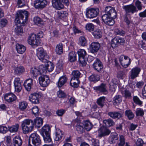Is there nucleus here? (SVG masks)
I'll return each mask as SVG.
<instances>
[{"label":"nucleus","instance_id":"nucleus-1","mask_svg":"<svg viewBox=\"0 0 146 146\" xmlns=\"http://www.w3.org/2000/svg\"><path fill=\"white\" fill-rule=\"evenodd\" d=\"M43 123V119L40 117L36 118L33 120L31 119H25L21 123L23 132L24 134H26L31 132L33 130L34 126L39 128L42 126Z\"/></svg>","mask_w":146,"mask_h":146},{"label":"nucleus","instance_id":"nucleus-2","mask_svg":"<svg viewBox=\"0 0 146 146\" xmlns=\"http://www.w3.org/2000/svg\"><path fill=\"white\" fill-rule=\"evenodd\" d=\"M28 12L26 11H20L17 12L15 22L19 24H24L27 20Z\"/></svg>","mask_w":146,"mask_h":146},{"label":"nucleus","instance_id":"nucleus-3","mask_svg":"<svg viewBox=\"0 0 146 146\" xmlns=\"http://www.w3.org/2000/svg\"><path fill=\"white\" fill-rule=\"evenodd\" d=\"M29 143L31 146H40L41 140L40 136L36 133H32L29 137Z\"/></svg>","mask_w":146,"mask_h":146},{"label":"nucleus","instance_id":"nucleus-4","mask_svg":"<svg viewBox=\"0 0 146 146\" xmlns=\"http://www.w3.org/2000/svg\"><path fill=\"white\" fill-rule=\"evenodd\" d=\"M36 54L38 59L43 62H47L49 58V56L46 51L41 47L37 49Z\"/></svg>","mask_w":146,"mask_h":146},{"label":"nucleus","instance_id":"nucleus-5","mask_svg":"<svg viewBox=\"0 0 146 146\" xmlns=\"http://www.w3.org/2000/svg\"><path fill=\"white\" fill-rule=\"evenodd\" d=\"M99 12V9L97 8H87L86 10V16L88 18H94L98 15Z\"/></svg>","mask_w":146,"mask_h":146},{"label":"nucleus","instance_id":"nucleus-6","mask_svg":"<svg viewBox=\"0 0 146 146\" xmlns=\"http://www.w3.org/2000/svg\"><path fill=\"white\" fill-rule=\"evenodd\" d=\"M125 42L123 38L119 37H115L112 40L111 42V46L114 48L117 47L118 45H122Z\"/></svg>","mask_w":146,"mask_h":146},{"label":"nucleus","instance_id":"nucleus-7","mask_svg":"<svg viewBox=\"0 0 146 146\" xmlns=\"http://www.w3.org/2000/svg\"><path fill=\"white\" fill-rule=\"evenodd\" d=\"M28 42L29 44L34 48L38 46L40 43L38 40L36 39V35L32 34L28 38Z\"/></svg>","mask_w":146,"mask_h":146},{"label":"nucleus","instance_id":"nucleus-8","mask_svg":"<svg viewBox=\"0 0 146 146\" xmlns=\"http://www.w3.org/2000/svg\"><path fill=\"white\" fill-rule=\"evenodd\" d=\"M38 80L40 84L43 87L47 86L50 82V80L47 76H41L39 77Z\"/></svg>","mask_w":146,"mask_h":146},{"label":"nucleus","instance_id":"nucleus-9","mask_svg":"<svg viewBox=\"0 0 146 146\" xmlns=\"http://www.w3.org/2000/svg\"><path fill=\"white\" fill-rule=\"evenodd\" d=\"M94 69L97 72L101 73L103 70V65L102 62L98 58H96L93 64Z\"/></svg>","mask_w":146,"mask_h":146},{"label":"nucleus","instance_id":"nucleus-10","mask_svg":"<svg viewBox=\"0 0 146 146\" xmlns=\"http://www.w3.org/2000/svg\"><path fill=\"white\" fill-rule=\"evenodd\" d=\"M41 96L39 93H34L31 94L29 96V100L33 104H37L39 103V98Z\"/></svg>","mask_w":146,"mask_h":146},{"label":"nucleus","instance_id":"nucleus-11","mask_svg":"<svg viewBox=\"0 0 146 146\" xmlns=\"http://www.w3.org/2000/svg\"><path fill=\"white\" fill-rule=\"evenodd\" d=\"M106 13L108 14L113 19H115L117 16V13L115 9L110 6H107L105 9Z\"/></svg>","mask_w":146,"mask_h":146},{"label":"nucleus","instance_id":"nucleus-12","mask_svg":"<svg viewBox=\"0 0 146 146\" xmlns=\"http://www.w3.org/2000/svg\"><path fill=\"white\" fill-rule=\"evenodd\" d=\"M102 20L105 24L111 26L114 23L113 19L106 13L102 16Z\"/></svg>","mask_w":146,"mask_h":146},{"label":"nucleus","instance_id":"nucleus-13","mask_svg":"<svg viewBox=\"0 0 146 146\" xmlns=\"http://www.w3.org/2000/svg\"><path fill=\"white\" fill-rule=\"evenodd\" d=\"M106 127H101L99 130L98 137H99L101 138L103 137L108 135L111 133V130Z\"/></svg>","mask_w":146,"mask_h":146},{"label":"nucleus","instance_id":"nucleus-14","mask_svg":"<svg viewBox=\"0 0 146 146\" xmlns=\"http://www.w3.org/2000/svg\"><path fill=\"white\" fill-rule=\"evenodd\" d=\"M48 3L46 0H37L35 1L34 6L36 9H42L45 7Z\"/></svg>","mask_w":146,"mask_h":146},{"label":"nucleus","instance_id":"nucleus-15","mask_svg":"<svg viewBox=\"0 0 146 146\" xmlns=\"http://www.w3.org/2000/svg\"><path fill=\"white\" fill-rule=\"evenodd\" d=\"M93 89L98 93L102 92L106 94L108 92L106 84L104 83H102L99 86L94 87Z\"/></svg>","mask_w":146,"mask_h":146},{"label":"nucleus","instance_id":"nucleus-16","mask_svg":"<svg viewBox=\"0 0 146 146\" xmlns=\"http://www.w3.org/2000/svg\"><path fill=\"white\" fill-rule=\"evenodd\" d=\"M123 8L125 10L126 13H131L133 14L138 11L136 7L132 4L125 6L123 7Z\"/></svg>","mask_w":146,"mask_h":146},{"label":"nucleus","instance_id":"nucleus-17","mask_svg":"<svg viewBox=\"0 0 146 146\" xmlns=\"http://www.w3.org/2000/svg\"><path fill=\"white\" fill-rule=\"evenodd\" d=\"M5 101L10 103L16 100L17 97L15 95L12 93H9L5 94L4 96Z\"/></svg>","mask_w":146,"mask_h":146},{"label":"nucleus","instance_id":"nucleus-18","mask_svg":"<svg viewBox=\"0 0 146 146\" xmlns=\"http://www.w3.org/2000/svg\"><path fill=\"white\" fill-rule=\"evenodd\" d=\"M108 115L113 119H119L123 117V114L121 112L116 111H110L108 113Z\"/></svg>","mask_w":146,"mask_h":146},{"label":"nucleus","instance_id":"nucleus-19","mask_svg":"<svg viewBox=\"0 0 146 146\" xmlns=\"http://www.w3.org/2000/svg\"><path fill=\"white\" fill-rule=\"evenodd\" d=\"M100 47V44L98 42H93L90 45V52L93 53L97 52Z\"/></svg>","mask_w":146,"mask_h":146},{"label":"nucleus","instance_id":"nucleus-20","mask_svg":"<svg viewBox=\"0 0 146 146\" xmlns=\"http://www.w3.org/2000/svg\"><path fill=\"white\" fill-rule=\"evenodd\" d=\"M140 70V68L138 67H136L132 69L130 72L131 78L133 79L137 77Z\"/></svg>","mask_w":146,"mask_h":146},{"label":"nucleus","instance_id":"nucleus-21","mask_svg":"<svg viewBox=\"0 0 146 146\" xmlns=\"http://www.w3.org/2000/svg\"><path fill=\"white\" fill-rule=\"evenodd\" d=\"M52 3L53 7L56 9L60 10L64 7L61 0H52Z\"/></svg>","mask_w":146,"mask_h":146},{"label":"nucleus","instance_id":"nucleus-22","mask_svg":"<svg viewBox=\"0 0 146 146\" xmlns=\"http://www.w3.org/2000/svg\"><path fill=\"white\" fill-rule=\"evenodd\" d=\"M119 137L118 134L115 133L113 132L111 133L109 138V142L111 144L115 143L117 141Z\"/></svg>","mask_w":146,"mask_h":146},{"label":"nucleus","instance_id":"nucleus-23","mask_svg":"<svg viewBox=\"0 0 146 146\" xmlns=\"http://www.w3.org/2000/svg\"><path fill=\"white\" fill-rule=\"evenodd\" d=\"M14 84L15 91L18 92H20L21 90L22 87L19 78H16L15 79Z\"/></svg>","mask_w":146,"mask_h":146},{"label":"nucleus","instance_id":"nucleus-24","mask_svg":"<svg viewBox=\"0 0 146 146\" xmlns=\"http://www.w3.org/2000/svg\"><path fill=\"white\" fill-rule=\"evenodd\" d=\"M22 143L21 139L19 136H16L13 139L12 144L14 146H21Z\"/></svg>","mask_w":146,"mask_h":146},{"label":"nucleus","instance_id":"nucleus-25","mask_svg":"<svg viewBox=\"0 0 146 146\" xmlns=\"http://www.w3.org/2000/svg\"><path fill=\"white\" fill-rule=\"evenodd\" d=\"M122 96L119 95L115 96L113 99V105L116 106L122 102Z\"/></svg>","mask_w":146,"mask_h":146},{"label":"nucleus","instance_id":"nucleus-26","mask_svg":"<svg viewBox=\"0 0 146 146\" xmlns=\"http://www.w3.org/2000/svg\"><path fill=\"white\" fill-rule=\"evenodd\" d=\"M50 127L48 125H46L42 127L41 131V134L42 136L50 134Z\"/></svg>","mask_w":146,"mask_h":146},{"label":"nucleus","instance_id":"nucleus-27","mask_svg":"<svg viewBox=\"0 0 146 146\" xmlns=\"http://www.w3.org/2000/svg\"><path fill=\"white\" fill-rule=\"evenodd\" d=\"M67 78L66 76H63L60 77L57 83L58 87L60 88L64 86L67 82Z\"/></svg>","mask_w":146,"mask_h":146},{"label":"nucleus","instance_id":"nucleus-28","mask_svg":"<svg viewBox=\"0 0 146 146\" xmlns=\"http://www.w3.org/2000/svg\"><path fill=\"white\" fill-rule=\"evenodd\" d=\"M25 69L24 67L20 66L15 67L14 69V73L15 74L20 75L24 72Z\"/></svg>","mask_w":146,"mask_h":146},{"label":"nucleus","instance_id":"nucleus-29","mask_svg":"<svg viewBox=\"0 0 146 146\" xmlns=\"http://www.w3.org/2000/svg\"><path fill=\"white\" fill-rule=\"evenodd\" d=\"M103 123L104 125L106 127H109L114 125L115 122L112 119L109 118L104 120Z\"/></svg>","mask_w":146,"mask_h":146},{"label":"nucleus","instance_id":"nucleus-30","mask_svg":"<svg viewBox=\"0 0 146 146\" xmlns=\"http://www.w3.org/2000/svg\"><path fill=\"white\" fill-rule=\"evenodd\" d=\"M16 49L18 53L22 54L26 50V48L23 45L19 44H17L16 46Z\"/></svg>","mask_w":146,"mask_h":146},{"label":"nucleus","instance_id":"nucleus-31","mask_svg":"<svg viewBox=\"0 0 146 146\" xmlns=\"http://www.w3.org/2000/svg\"><path fill=\"white\" fill-rule=\"evenodd\" d=\"M131 59L127 56H125L123 62H121V65L124 68H126L130 64Z\"/></svg>","mask_w":146,"mask_h":146},{"label":"nucleus","instance_id":"nucleus-32","mask_svg":"<svg viewBox=\"0 0 146 146\" xmlns=\"http://www.w3.org/2000/svg\"><path fill=\"white\" fill-rule=\"evenodd\" d=\"M31 74L33 78H36L39 75H40L38 68H33L31 69Z\"/></svg>","mask_w":146,"mask_h":146},{"label":"nucleus","instance_id":"nucleus-33","mask_svg":"<svg viewBox=\"0 0 146 146\" xmlns=\"http://www.w3.org/2000/svg\"><path fill=\"white\" fill-rule=\"evenodd\" d=\"M75 127L78 133H82L85 131L84 125L82 123H78Z\"/></svg>","mask_w":146,"mask_h":146},{"label":"nucleus","instance_id":"nucleus-34","mask_svg":"<svg viewBox=\"0 0 146 146\" xmlns=\"http://www.w3.org/2000/svg\"><path fill=\"white\" fill-rule=\"evenodd\" d=\"M68 59L71 62L75 61L76 60V53L73 51L70 52L68 54Z\"/></svg>","mask_w":146,"mask_h":146},{"label":"nucleus","instance_id":"nucleus-35","mask_svg":"<svg viewBox=\"0 0 146 146\" xmlns=\"http://www.w3.org/2000/svg\"><path fill=\"white\" fill-rule=\"evenodd\" d=\"M125 116L131 120L133 119L134 117V114L130 110H127L125 112Z\"/></svg>","mask_w":146,"mask_h":146},{"label":"nucleus","instance_id":"nucleus-36","mask_svg":"<svg viewBox=\"0 0 146 146\" xmlns=\"http://www.w3.org/2000/svg\"><path fill=\"white\" fill-rule=\"evenodd\" d=\"M27 106L28 103L25 101L20 102L19 104V108L21 111L25 110Z\"/></svg>","mask_w":146,"mask_h":146},{"label":"nucleus","instance_id":"nucleus-37","mask_svg":"<svg viewBox=\"0 0 146 146\" xmlns=\"http://www.w3.org/2000/svg\"><path fill=\"white\" fill-rule=\"evenodd\" d=\"M85 129L88 131H89L92 128L93 125L88 121H86L84 122L83 124Z\"/></svg>","mask_w":146,"mask_h":146},{"label":"nucleus","instance_id":"nucleus-38","mask_svg":"<svg viewBox=\"0 0 146 146\" xmlns=\"http://www.w3.org/2000/svg\"><path fill=\"white\" fill-rule=\"evenodd\" d=\"M92 34L94 37L96 38H100L102 36V33L100 30L97 29L94 30Z\"/></svg>","mask_w":146,"mask_h":146},{"label":"nucleus","instance_id":"nucleus-39","mask_svg":"<svg viewBox=\"0 0 146 146\" xmlns=\"http://www.w3.org/2000/svg\"><path fill=\"white\" fill-rule=\"evenodd\" d=\"M105 97L103 96L100 97L97 99V104L101 108H102L104 106L105 103Z\"/></svg>","mask_w":146,"mask_h":146},{"label":"nucleus","instance_id":"nucleus-40","mask_svg":"<svg viewBox=\"0 0 146 146\" xmlns=\"http://www.w3.org/2000/svg\"><path fill=\"white\" fill-rule=\"evenodd\" d=\"M63 134L62 131L58 129L57 130L56 132V137L55 140L56 141H58L61 140L63 137Z\"/></svg>","mask_w":146,"mask_h":146},{"label":"nucleus","instance_id":"nucleus-41","mask_svg":"<svg viewBox=\"0 0 146 146\" xmlns=\"http://www.w3.org/2000/svg\"><path fill=\"white\" fill-rule=\"evenodd\" d=\"M122 93L123 97H124L125 99H129L131 98V93L129 90H125Z\"/></svg>","mask_w":146,"mask_h":146},{"label":"nucleus","instance_id":"nucleus-42","mask_svg":"<svg viewBox=\"0 0 146 146\" xmlns=\"http://www.w3.org/2000/svg\"><path fill=\"white\" fill-rule=\"evenodd\" d=\"M63 44L61 43L57 45L56 47L55 51L57 54L60 55L63 53Z\"/></svg>","mask_w":146,"mask_h":146},{"label":"nucleus","instance_id":"nucleus-43","mask_svg":"<svg viewBox=\"0 0 146 146\" xmlns=\"http://www.w3.org/2000/svg\"><path fill=\"white\" fill-rule=\"evenodd\" d=\"M72 74L73 76V77L72 78V79L79 80L81 74L78 70H76L72 72Z\"/></svg>","mask_w":146,"mask_h":146},{"label":"nucleus","instance_id":"nucleus-44","mask_svg":"<svg viewBox=\"0 0 146 146\" xmlns=\"http://www.w3.org/2000/svg\"><path fill=\"white\" fill-rule=\"evenodd\" d=\"M79 82L78 80L71 79L70 82V84L71 86L74 88H77L78 86V84Z\"/></svg>","mask_w":146,"mask_h":146},{"label":"nucleus","instance_id":"nucleus-45","mask_svg":"<svg viewBox=\"0 0 146 146\" xmlns=\"http://www.w3.org/2000/svg\"><path fill=\"white\" fill-rule=\"evenodd\" d=\"M19 127V125L18 124H16L15 125L9 127V130L11 132H16L18 130Z\"/></svg>","mask_w":146,"mask_h":146},{"label":"nucleus","instance_id":"nucleus-46","mask_svg":"<svg viewBox=\"0 0 146 146\" xmlns=\"http://www.w3.org/2000/svg\"><path fill=\"white\" fill-rule=\"evenodd\" d=\"M39 72L40 75L44 74L47 72L46 68V66H44L42 65H40L39 66Z\"/></svg>","mask_w":146,"mask_h":146},{"label":"nucleus","instance_id":"nucleus-47","mask_svg":"<svg viewBox=\"0 0 146 146\" xmlns=\"http://www.w3.org/2000/svg\"><path fill=\"white\" fill-rule=\"evenodd\" d=\"M78 55L79 58H85V56L87 55L86 51L83 49L79 50L78 52Z\"/></svg>","mask_w":146,"mask_h":146},{"label":"nucleus","instance_id":"nucleus-48","mask_svg":"<svg viewBox=\"0 0 146 146\" xmlns=\"http://www.w3.org/2000/svg\"><path fill=\"white\" fill-rule=\"evenodd\" d=\"M34 21L35 23L38 26H40L43 24L42 20L39 17H34Z\"/></svg>","mask_w":146,"mask_h":146},{"label":"nucleus","instance_id":"nucleus-49","mask_svg":"<svg viewBox=\"0 0 146 146\" xmlns=\"http://www.w3.org/2000/svg\"><path fill=\"white\" fill-rule=\"evenodd\" d=\"M58 17L60 19L64 18L68 16V13L66 11H61L58 12Z\"/></svg>","mask_w":146,"mask_h":146},{"label":"nucleus","instance_id":"nucleus-50","mask_svg":"<svg viewBox=\"0 0 146 146\" xmlns=\"http://www.w3.org/2000/svg\"><path fill=\"white\" fill-rule=\"evenodd\" d=\"M79 43L82 46H84L86 45L87 43V41L84 36H82L79 38Z\"/></svg>","mask_w":146,"mask_h":146},{"label":"nucleus","instance_id":"nucleus-51","mask_svg":"<svg viewBox=\"0 0 146 146\" xmlns=\"http://www.w3.org/2000/svg\"><path fill=\"white\" fill-rule=\"evenodd\" d=\"M124 136L123 135H119V142L118 143L119 146H123L125 144Z\"/></svg>","mask_w":146,"mask_h":146},{"label":"nucleus","instance_id":"nucleus-52","mask_svg":"<svg viewBox=\"0 0 146 146\" xmlns=\"http://www.w3.org/2000/svg\"><path fill=\"white\" fill-rule=\"evenodd\" d=\"M15 31L17 35H21L23 33V29L20 26H17L15 29Z\"/></svg>","mask_w":146,"mask_h":146},{"label":"nucleus","instance_id":"nucleus-53","mask_svg":"<svg viewBox=\"0 0 146 146\" xmlns=\"http://www.w3.org/2000/svg\"><path fill=\"white\" fill-rule=\"evenodd\" d=\"M46 67L47 70L48 72H50L53 70L54 67V65L52 63L50 62L46 66Z\"/></svg>","mask_w":146,"mask_h":146},{"label":"nucleus","instance_id":"nucleus-54","mask_svg":"<svg viewBox=\"0 0 146 146\" xmlns=\"http://www.w3.org/2000/svg\"><path fill=\"white\" fill-rule=\"evenodd\" d=\"M135 7L137 8L138 10L141 11L142 10V4L141 2L139 0H136L135 2Z\"/></svg>","mask_w":146,"mask_h":146},{"label":"nucleus","instance_id":"nucleus-55","mask_svg":"<svg viewBox=\"0 0 146 146\" xmlns=\"http://www.w3.org/2000/svg\"><path fill=\"white\" fill-rule=\"evenodd\" d=\"M8 21L7 19H3L0 21V27L3 28L5 27L7 25Z\"/></svg>","mask_w":146,"mask_h":146},{"label":"nucleus","instance_id":"nucleus-56","mask_svg":"<svg viewBox=\"0 0 146 146\" xmlns=\"http://www.w3.org/2000/svg\"><path fill=\"white\" fill-rule=\"evenodd\" d=\"M124 21L128 26L130 25L133 24L131 19L130 18H128L127 15L124 17Z\"/></svg>","mask_w":146,"mask_h":146},{"label":"nucleus","instance_id":"nucleus-57","mask_svg":"<svg viewBox=\"0 0 146 146\" xmlns=\"http://www.w3.org/2000/svg\"><path fill=\"white\" fill-rule=\"evenodd\" d=\"M43 137L45 143H48L51 141V139L50 137V134L42 136Z\"/></svg>","mask_w":146,"mask_h":146},{"label":"nucleus","instance_id":"nucleus-58","mask_svg":"<svg viewBox=\"0 0 146 146\" xmlns=\"http://www.w3.org/2000/svg\"><path fill=\"white\" fill-rule=\"evenodd\" d=\"M90 81L92 82H97L99 80V78L97 77L95 74H93L89 78Z\"/></svg>","mask_w":146,"mask_h":146},{"label":"nucleus","instance_id":"nucleus-59","mask_svg":"<svg viewBox=\"0 0 146 146\" xmlns=\"http://www.w3.org/2000/svg\"><path fill=\"white\" fill-rule=\"evenodd\" d=\"M134 102L136 104L141 105L142 104V102L141 101L137 96H134L133 97Z\"/></svg>","mask_w":146,"mask_h":146},{"label":"nucleus","instance_id":"nucleus-60","mask_svg":"<svg viewBox=\"0 0 146 146\" xmlns=\"http://www.w3.org/2000/svg\"><path fill=\"white\" fill-rule=\"evenodd\" d=\"M86 30L89 32H91L93 31L94 28V26L92 23H89L86 25Z\"/></svg>","mask_w":146,"mask_h":146},{"label":"nucleus","instance_id":"nucleus-61","mask_svg":"<svg viewBox=\"0 0 146 146\" xmlns=\"http://www.w3.org/2000/svg\"><path fill=\"white\" fill-rule=\"evenodd\" d=\"M79 63L82 66H85L87 63L85 60V58H79Z\"/></svg>","mask_w":146,"mask_h":146},{"label":"nucleus","instance_id":"nucleus-62","mask_svg":"<svg viewBox=\"0 0 146 146\" xmlns=\"http://www.w3.org/2000/svg\"><path fill=\"white\" fill-rule=\"evenodd\" d=\"M58 96L60 98H64L66 97V94L62 90H59L57 92Z\"/></svg>","mask_w":146,"mask_h":146},{"label":"nucleus","instance_id":"nucleus-63","mask_svg":"<svg viewBox=\"0 0 146 146\" xmlns=\"http://www.w3.org/2000/svg\"><path fill=\"white\" fill-rule=\"evenodd\" d=\"M115 32L117 35H119L123 36L124 34V31L121 29H116L115 30Z\"/></svg>","mask_w":146,"mask_h":146},{"label":"nucleus","instance_id":"nucleus-64","mask_svg":"<svg viewBox=\"0 0 146 146\" xmlns=\"http://www.w3.org/2000/svg\"><path fill=\"white\" fill-rule=\"evenodd\" d=\"M33 113L35 115H37L38 114L39 109L37 106L33 107L32 109Z\"/></svg>","mask_w":146,"mask_h":146}]
</instances>
